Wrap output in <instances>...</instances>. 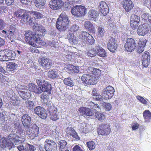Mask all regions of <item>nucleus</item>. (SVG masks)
Returning a JSON list of instances; mask_svg holds the SVG:
<instances>
[{
  "instance_id": "obj_38",
  "label": "nucleus",
  "mask_w": 151,
  "mask_h": 151,
  "mask_svg": "<svg viewBox=\"0 0 151 151\" xmlns=\"http://www.w3.org/2000/svg\"><path fill=\"white\" fill-rule=\"evenodd\" d=\"M48 77L54 79L55 78H61L60 76L58 75L56 72L53 70H51L48 72Z\"/></svg>"
},
{
  "instance_id": "obj_44",
  "label": "nucleus",
  "mask_w": 151,
  "mask_h": 151,
  "mask_svg": "<svg viewBox=\"0 0 151 151\" xmlns=\"http://www.w3.org/2000/svg\"><path fill=\"white\" fill-rule=\"evenodd\" d=\"M25 11L22 9L17 10L15 12L14 15L16 17L21 19Z\"/></svg>"
},
{
  "instance_id": "obj_57",
  "label": "nucleus",
  "mask_w": 151,
  "mask_h": 151,
  "mask_svg": "<svg viewBox=\"0 0 151 151\" xmlns=\"http://www.w3.org/2000/svg\"><path fill=\"white\" fill-rule=\"evenodd\" d=\"M103 97L97 92L95 93V100L100 101L102 100Z\"/></svg>"
},
{
  "instance_id": "obj_41",
  "label": "nucleus",
  "mask_w": 151,
  "mask_h": 151,
  "mask_svg": "<svg viewBox=\"0 0 151 151\" xmlns=\"http://www.w3.org/2000/svg\"><path fill=\"white\" fill-rule=\"evenodd\" d=\"M17 67V65L14 63H9L7 65V68L8 70L9 71H13L16 69Z\"/></svg>"
},
{
  "instance_id": "obj_46",
  "label": "nucleus",
  "mask_w": 151,
  "mask_h": 151,
  "mask_svg": "<svg viewBox=\"0 0 151 151\" xmlns=\"http://www.w3.org/2000/svg\"><path fill=\"white\" fill-rule=\"evenodd\" d=\"M32 14L35 18L41 19L43 18V15L40 12H34L32 13Z\"/></svg>"
},
{
  "instance_id": "obj_35",
  "label": "nucleus",
  "mask_w": 151,
  "mask_h": 151,
  "mask_svg": "<svg viewBox=\"0 0 151 151\" xmlns=\"http://www.w3.org/2000/svg\"><path fill=\"white\" fill-rule=\"evenodd\" d=\"M6 52L5 54L7 55L8 59L9 60L13 59L16 57V53L13 51L7 49L5 50Z\"/></svg>"
},
{
  "instance_id": "obj_54",
  "label": "nucleus",
  "mask_w": 151,
  "mask_h": 151,
  "mask_svg": "<svg viewBox=\"0 0 151 151\" xmlns=\"http://www.w3.org/2000/svg\"><path fill=\"white\" fill-rule=\"evenodd\" d=\"M136 98L141 103L145 104H147V101L143 97L140 96H136Z\"/></svg>"
},
{
  "instance_id": "obj_22",
  "label": "nucleus",
  "mask_w": 151,
  "mask_h": 151,
  "mask_svg": "<svg viewBox=\"0 0 151 151\" xmlns=\"http://www.w3.org/2000/svg\"><path fill=\"white\" fill-rule=\"evenodd\" d=\"M31 120V117L27 114H24L22 117V123L25 127H29L30 124Z\"/></svg>"
},
{
  "instance_id": "obj_3",
  "label": "nucleus",
  "mask_w": 151,
  "mask_h": 151,
  "mask_svg": "<svg viewBox=\"0 0 151 151\" xmlns=\"http://www.w3.org/2000/svg\"><path fill=\"white\" fill-rule=\"evenodd\" d=\"M69 22L66 14L64 12L62 13L57 19L56 24V28L59 29L65 30L68 27Z\"/></svg>"
},
{
  "instance_id": "obj_60",
  "label": "nucleus",
  "mask_w": 151,
  "mask_h": 151,
  "mask_svg": "<svg viewBox=\"0 0 151 151\" xmlns=\"http://www.w3.org/2000/svg\"><path fill=\"white\" fill-rule=\"evenodd\" d=\"M34 147L31 145L28 144L26 146V151H35Z\"/></svg>"
},
{
  "instance_id": "obj_25",
  "label": "nucleus",
  "mask_w": 151,
  "mask_h": 151,
  "mask_svg": "<svg viewBox=\"0 0 151 151\" xmlns=\"http://www.w3.org/2000/svg\"><path fill=\"white\" fill-rule=\"evenodd\" d=\"M95 52L96 53V55L97 54L100 57H106L107 54L105 50L99 46H96L95 47Z\"/></svg>"
},
{
  "instance_id": "obj_31",
  "label": "nucleus",
  "mask_w": 151,
  "mask_h": 151,
  "mask_svg": "<svg viewBox=\"0 0 151 151\" xmlns=\"http://www.w3.org/2000/svg\"><path fill=\"white\" fill-rule=\"evenodd\" d=\"M41 101V102L46 105L50 104V101L49 96L45 93L42 94L40 96Z\"/></svg>"
},
{
  "instance_id": "obj_24",
  "label": "nucleus",
  "mask_w": 151,
  "mask_h": 151,
  "mask_svg": "<svg viewBox=\"0 0 151 151\" xmlns=\"http://www.w3.org/2000/svg\"><path fill=\"white\" fill-rule=\"evenodd\" d=\"M27 88L26 86H21V88H19L20 90L18 92L20 96L24 99H26L28 97V93L26 92L27 90Z\"/></svg>"
},
{
  "instance_id": "obj_28",
  "label": "nucleus",
  "mask_w": 151,
  "mask_h": 151,
  "mask_svg": "<svg viewBox=\"0 0 151 151\" xmlns=\"http://www.w3.org/2000/svg\"><path fill=\"white\" fill-rule=\"evenodd\" d=\"M81 35L83 38V39L87 40V41H86V42H88L89 43H91L94 39L93 36L86 32H82L81 33Z\"/></svg>"
},
{
  "instance_id": "obj_16",
  "label": "nucleus",
  "mask_w": 151,
  "mask_h": 151,
  "mask_svg": "<svg viewBox=\"0 0 151 151\" xmlns=\"http://www.w3.org/2000/svg\"><path fill=\"white\" fill-rule=\"evenodd\" d=\"M150 53L148 52H145L142 57V62L143 65L145 67H147L150 63Z\"/></svg>"
},
{
  "instance_id": "obj_61",
  "label": "nucleus",
  "mask_w": 151,
  "mask_h": 151,
  "mask_svg": "<svg viewBox=\"0 0 151 151\" xmlns=\"http://www.w3.org/2000/svg\"><path fill=\"white\" fill-rule=\"evenodd\" d=\"M79 28V27L78 25L74 24L73 25V26L71 27L70 29V31L73 32H76L78 30Z\"/></svg>"
},
{
  "instance_id": "obj_42",
  "label": "nucleus",
  "mask_w": 151,
  "mask_h": 151,
  "mask_svg": "<svg viewBox=\"0 0 151 151\" xmlns=\"http://www.w3.org/2000/svg\"><path fill=\"white\" fill-rule=\"evenodd\" d=\"M98 105H100V106L102 105L106 111H109L112 108L111 104L108 103L104 102L102 104L100 103Z\"/></svg>"
},
{
  "instance_id": "obj_58",
  "label": "nucleus",
  "mask_w": 151,
  "mask_h": 151,
  "mask_svg": "<svg viewBox=\"0 0 151 151\" xmlns=\"http://www.w3.org/2000/svg\"><path fill=\"white\" fill-rule=\"evenodd\" d=\"M98 36L99 37H101L104 35V32L103 31V28L102 27H99L98 28Z\"/></svg>"
},
{
  "instance_id": "obj_49",
  "label": "nucleus",
  "mask_w": 151,
  "mask_h": 151,
  "mask_svg": "<svg viewBox=\"0 0 151 151\" xmlns=\"http://www.w3.org/2000/svg\"><path fill=\"white\" fill-rule=\"evenodd\" d=\"M106 146L107 147L106 150L107 151H114V147L113 143H108L106 144Z\"/></svg>"
},
{
  "instance_id": "obj_37",
  "label": "nucleus",
  "mask_w": 151,
  "mask_h": 151,
  "mask_svg": "<svg viewBox=\"0 0 151 151\" xmlns=\"http://www.w3.org/2000/svg\"><path fill=\"white\" fill-rule=\"evenodd\" d=\"M35 6L39 8H41L45 3V0H34Z\"/></svg>"
},
{
  "instance_id": "obj_19",
  "label": "nucleus",
  "mask_w": 151,
  "mask_h": 151,
  "mask_svg": "<svg viewBox=\"0 0 151 151\" xmlns=\"http://www.w3.org/2000/svg\"><path fill=\"white\" fill-rule=\"evenodd\" d=\"M81 80L87 85H94V79L90 75L84 74L81 77Z\"/></svg>"
},
{
  "instance_id": "obj_48",
  "label": "nucleus",
  "mask_w": 151,
  "mask_h": 151,
  "mask_svg": "<svg viewBox=\"0 0 151 151\" xmlns=\"http://www.w3.org/2000/svg\"><path fill=\"white\" fill-rule=\"evenodd\" d=\"M70 70H73L74 72L78 73L79 71V67L77 66H74L72 65H69L68 66Z\"/></svg>"
},
{
  "instance_id": "obj_56",
  "label": "nucleus",
  "mask_w": 151,
  "mask_h": 151,
  "mask_svg": "<svg viewBox=\"0 0 151 151\" xmlns=\"http://www.w3.org/2000/svg\"><path fill=\"white\" fill-rule=\"evenodd\" d=\"M6 58L4 56V53L3 50L0 51V60L1 61H6Z\"/></svg>"
},
{
  "instance_id": "obj_52",
  "label": "nucleus",
  "mask_w": 151,
  "mask_h": 151,
  "mask_svg": "<svg viewBox=\"0 0 151 151\" xmlns=\"http://www.w3.org/2000/svg\"><path fill=\"white\" fill-rule=\"evenodd\" d=\"M84 25L86 29L90 30L93 26L92 24L90 22L88 21H86L85 22Z\"/></svg>"
},
{
  "instance_id": "obj_43",
  "label": "nucleus",
  "mask_w": 151,
  "mask_h": 151,
  "mask_svg": "<svg viewBox=\"0 0 151 151\" xmlns=\"http://www.w3.org/2000/svg\"><path fill=\"white\" fill-rule=\"evenodd\" d=\"M25 105L26 107L31 110L33 109L34 106L33 102L30 101H27L25 102Z\"/></svg>"
},
{
  "instance_id": "obj_29",
  "label": "nucleus",
  "mask_w": 151,
  "mask_h": 151,
  "mask_svg": "<svg viewBox=\"0 0 151 151\" xmlns=\"http://www.w3.org/2000/svg\"><path fill=\"white\" fill-rule=\"evenodd\" d=\"M146 42L147 40H146L139 42L137 49V51L138 53H140L144 51L143 48L146 45Z\"/></svg>"
},
{
  "instance_id": "obj_9",
  "label": "nucleus",
  "mask_w": 151,
  "mask_h": 151,
  "mask_svg": "<svg viewBox=\"0 0 151 151\" xmlns=\"http://www.w3.org/2000/svg\"><path fill=\"white\" fill-rule=\"evenodd\" d=\"M124 47L128 52H131L136 48V43L133 39L128 38L124 45Z\"/></svg>"
},
{
  "instance_id": "obj_45",
  "label": "nucleus",
  "mask_w": 151,
  "mask_h": 151,
  "mask_svg": "<svg viewBox=\"0 0 151 151\" xmlns=\"http://www.w3.org/2000/svg\"><path fill=\"white\" fill-rule=\"evenodd\" d=\"M9 33L7 34V37L12 42L13 40L15 38V32L12 31H8Z\"/></svg>"
},
{
  "instance_id": "obj_53",
  "label": "nucleus",
  "mask_w": 151,
  "mask_h": 151,
  "mask_svg": "<svg viewBox=\"0 0 151 151\" xmlns=\"http://www.w3.org/2000/svg\"><path fill=\"white\" fill-rule=\"evenodd\" d=\"M29 18V16L28 14V12L25 11L24 13L22 15V17L21 19H24V21H27L28 19Z\"/></svg>"
},
{
  "instance_id": "obj_33",
  "label": "nucleus",
  "mask_w": 151,
  "mask_h": 151,
  "mask_svg": "<svg viewBox=\"0 0 151 151\" xmlns=\"http://www.w3.org/2000/svg\"><path fill=\"white\" fill-rule=\"evenodd\" d=\"M59 145V151H63L67 145V142L64 140H61L57 142Z\"/></svg>"
},
{
  "instance_id": "obj_15",
  "label": "nucleus",
  "mask_w": 151,
  "mask_h": 151,
  "mask_svg": "<svg viewBox=\"0 0 151 151\" xmlns=\"http://www.w3.org/2000/svg\"><path fill=\"white\" fill-rule=\"evenodd\" d=\"M56 146V143L52 140L46 139L45 142V148L47 151H52Z\"/></svg>"
},
{
  "instance_id": "obj_30",
  "label": "nucleus",
  "mask_w": 151,
  "mask_h": 151,
  "mask_svg": "<svg viewBox=\"0 0 151 151\" xmlns=\"http://www.w3.org/2000/svg\"><path fill=\"white\" fill-rule=\"evenodd\" d=\"M141 17L143 19L147 22V23L151 29V16H149L148 14L142 12L141 14Z\"/></svg>"
},
{
  "instance_id": "obj_18",
  "label": "nucleus",
  "mask_w": 151,
  "mask_h": 151,
  "mask_svg": "<svg viewBox=\"0 0 151 151\" xmlns=\"http://www.w3.org/2000/svg\"><path fill=\"white\" fill-rule=\"evenodd\" d=\"M140 20V17L134 14H132L131 17L130 24L131 26L133 29L136 28Z\"/></svg>"
},
{
  "instance_id": "obj_6",
  "label": "nucleus",
  "mask_w": 151,
  "mask_h": 151,
  "mask_svg": "<svg viewBox=\"0 0 151 151\" xmlns=\"http://www.w3.org/2000/svg\"><path fill=\"white\" fill-rule=\"evenodd\" d=\"M39 133V128L36 124L28 128V131L26 132L27 134L31 139H33L37 137Z\"/></svg>"
},
{
  "instance_id": "obj_21",
  "label": "nucleus",
  "mask_w": 151,
  "mask_h": 151,
  "mask_svg": "<svg viewBox=\"0 0 151 151\" xmlns=\"http://www.w3.org/2000/svg\"><path fill=\"white\" fill-rule=\"evenodd\" d=\"M122 4L127 12H129L134 6L132 1L130 0H123Z\"/></svg>"
},
{
  "instance_id": "obj_8",
  "label": "nucleus",
  "mask_w": 151,
  "mask_h": 151,
  "mask_svg": "<svg viewBox=\"0 0 151 151\" xmlns=\"http://www.w3.org/2000/svg\"><path fill=\"white\" fill-rule=\"evenodd\" d=\"M117 46V41L115 38L109 37L107 44V48L111 52H115L116 51Z\"/></svg>"
},
{
  "instance_id": "obj_13",
  "label": "nucleus",
  "mask_w": 151,
  "mask_h": 151,
  "mask_svg": "<svg viewBox=\"0 0 151 151\" xmlns=\"http://www.w3.org/2000/svg\"><path fill=\"white\" fill-rule=\"evenodd\" d=\"M100 105L95 104V117L99 120L103 121L105 119L104 115L101 111Z\"/></svg>"
},
{
  "instance_id": "obj_23",
  "label": "nucleus",
  "mask_w": 151,
  "mask_h": 151,
  "mask_svg": "<svg viewBox=\"0 0 151 151\" xmlns=\"http://www.w3.org/2000/svg\"><path fill=\"white\" fill-rule=\"evenodd\" d=\"M51 64V60L45 57L41 58V65L45 69H49Z\"/></svg>"
},
{
  "instance_id": "obj_62",
  "label": "nucleus",
  "mask_w": 151,
  "mask_h": 151,
  "mask_svg": "<svg viewBox=\"0 0 151 151\" xmlns=\"http://www.w3.org/2000/svg\"><path fill=\"white\" fill-rule=\"evenodd\" d=\"M94 10L91 9L88 13L89 17L91 18H93L94 19Z\"/></svg>"
},
{
  "instance_id": "obj_32",
  "label": "nucleus",
  "mask_w": 151,
  "mask_h": 151,
  "mask_svg": "<svg viewBox=\"0 0 151 151\" xmlns=\"http://www.w3.org/2000/svg\"><path fill=\"white\" fill-rule=\"evenodd\" d=\"M35 30H37L39 32L45 35L46 33V31L43 27L37 23L34 24L33 26Z\"/></svg>"
},
{
  "instance_id": "obj_1",
  "label": "nucleus",
  "mask_w": 151,
  "mask_h": 151,
  "mask_svg": "<svg viewBox=\"0 0 151 151\" xmlns=\"http://www.w3.org/2000/svg\"><path fill=\"white\" fill-rule=\"evenodd\" d=\"M24 141V137H18L15 133H10L6 139L4 137H1L0 135V145L9 150L14 147V144L16 145H18L23 143Z\"/></svg>"
},
{
  "instance_id": "obj_4",
  "label": "nucleus",
  "mask_w": 151,
  "mask_h": 151,
  "mask_svg": "<svg viewBox=\"0 0 151 151\" xmlns=\"http://www.w3.org/2000/svg\"><path fill=\"white\" fill-rule=\"evenodd\" d=\"M71 12L74 16L80 17L84 15L86 13L87 9L84 6L76 5L71 9Z\"/></svg>"
},
{
  "instance_id": "obj_5",
  "label": "nucleus",
  "mask_w": 151,
  "mask_h": 151,
  "mask_svg": "<svg viewBox=\"0 0 151 151\" xmlns=\"http://www.w3.org/2000/svg\"><path fill=\"white\" fill-rule=\"evenodd\" d=\"M111 131V129L109 124L103 123L99 125L97 129L99 135H105L109 134Z\"/></svg>"
},
{
  "instance_id": "obj_51",
  "label": "nucleus",
  "mask_w": 151,
  "mask_h": 151,
  "mask_svg": "<svg viewBox=\"0 0 151 151\" xmlns=\"http://www.w3.org/2000/svg\"><path fill=\"white\" fill-rule=\"evenodd\" d=\"M101 71L99 69L95 68V79H98L100 78Z\"/></svg>"
},
{
  "instance_id": "obj_11",
  "label": "nucleus",
  "mask_w": 151,
  "mask_h": 151,
  "mask_svg": "<svg viewBox=\"0 0 151 151\" xmlns=\"http://www.w3.org/2000/svg\"><path fill=\"white\" fill-rule=\"evenodd\" d=\"M50 114V119L53 121H56L58 119L59 116L57 112V109L54 106H50L48 109Z\"/></svg>"
},
{
  "instance_id": "obj_36",
  "label": "nucleus",
  "mask_w": 151,
  "mask_h": 151,
  "mask_svg": "<svg viewBox=\"0 0 151 151\" xmlns=\"http://www.w3.org/2000/svg\"><path fill=\"white\" fill-rule=\"evenodd\" d=\"M10 102L11 104L14 106H18L20 103V101L18 98L15 96H12L10 99Z\"/></svg>"
},
{
  "instance_id": "obj_47",
  "label": "nucleus",
  "mask_w": 151,
  "mask_h": 151,
  "mask_svg": "<svg viewBox=\"0 0 151 151\" xmlns=\"http://www.w3.org/2000/svg\"><path fill=\"white\" fill-rule=\"evenodd\" d=\"M67 38L69 40L70 42L75 43L76 40L74 39L73 35L72 32H69V34L68 35Z\"/></svg>"
},
{
  "instance_id": "obj_26",
  "label": "nucleus",
  "mask_w": 151,
  "mask_h": 151,
  "mask_svg": "<svg viewBox=\"0 0 151 151\" xmlns=\"http://www.w3.org/2000/svg\"><path fill=\"white\" fill-rule=\"evenodd\" d=\"M28 89L30 91L36 93H40L42 92L41 87L37 86L33 83H29L28 85Z\"/></svg>"
},
{
  "instance_id": "obj_64",
  "label": "nucleus",
  "mask_w": 151,
  "mask_h": 151,
  "mask_svg": "<svg viewBox=\"0 0 151 151\" xmlns=\"http://www.w3.org/2000/svg\"><path fill=\"white\" fill-rule=\"evenodd\" d=\"M19 151H26V146L24 147L23 145H19L17 147Z\"/></svg>"
},
{
  "instance_id": "obj_12",
  "label": "nucleus",
  "mask_w": 151,
  "mask_h": 151,
  "mask_svg": "<svg viewBox=\"0 0 151 151\" xmlns=\"http://www.w3.org/2000/svg\"><path fill=\"white\" fill-rule=\"evenodd\" d=\"M63 5V2L61 0H52L49 4L50 8L54 10L60 9Z\"/></svg>"
},
{
  "instance_id": "obj_59",
  "label": "nucleus",
  "mask_w": 151,
  "mask_h": 151,
  "mask_svg": "<svg viewBox=\"0 0 151 151\" xmlns=\"http://www.w3.org/2000/svg\"><path fill=\"white\" fill-rule=\"evenodd\" d=\"M43 109V108L40 106H37L34 109V112L37 115L38 114H39V113L40 112V111H42V110Z\"/></svg>"
},
{
  "instance_id": "obj_2",
  "label": "nucleus",
  "mask_w": 151,
  "mask_h": 151,
  "mask_svg": "<svg viewBox=\"0 0 151 151\" xmlns=\"http://www.w3.org/2000/svg\"><path fill=\"white\" fill-rule=\"evenodd\" d=\"M25 40L26 42L29 45L35 47V42L42 45V41L39 35L36 34L30 31H27L25 32Z\"/></svg>"
},
{
  "instance_id": "obj_14",
  "label": "nucleus",
  "mask_w": 151,
  "mask_h": 151,
  "mask_svg": "<svg viewBox=\"0 0 151 151\" xmlns=\"http://www.w3.org/2000/svg\"><path fill=\"white\" fill-rule=\"evenodd\" d=\"M97 10L104 15L106 16L109 13V11L108 6L106 3L104 1H101L100 3L99 6H98Z\"/></svg>"
},
{
  "instance_id": "obj_34",
  "label": "nucleus",
  "mask_w": 151,
  "mask_h": 151,
  "mask_svg": "<svg viewBox=\"0 0 151 151\" xmlns=\"http://www.w3.org/2000/svg\"><path fill=\"white\" fill-rule=\"evenodd\" d=\"M59 128L56 127L54 131H51V132H50L51 135L55 137L56 142L59 139V138H60V137H59L60 133H59Z\"/></svg>"
},
{
  "instance_id": "obj_63",
  "label": "nucleus",
  "mask_w": 151,
  "mask_h": 151,
  "mask_svg": "<svg viewBox=\"0 0 151 151\" xmlns=\"http://www.w3.org/2000/svg\"><path fill=\"white\" fill-rule=\"evenodd\" d=\"M73 151H83V150L79 146L76 145L73 147Z\"/></svg>"
},
{
  "instance_id": "obj_20",
  "label": "nucleus",
  "mask_w": 151,
  "mask_h": 151,
  "mask_svg": "<svg viewBox=\"0 0 151 151\" xmlns=\"http://www.w3.org/2000/svg\"><path fill=\"white\" fill-rule=\"evenodd\" d=\"M67 136H71L77 140H79L80 138L73 128L71 127H68L65 130Z\"/></svg>"
},
{
  "instance_id": "obj_7",
  "label": "nucleus",
  "mask_w": 151,
  "mask_h": 151,
  "mask_svg": "<svg viewBox=\"0 0 151 151\" xmlns=\"http://www.w3.org/2000/svg\"><path fill=\"white\" fill-rule=\"evenodd\" d=\"M37 83L39 86L41 87L42 92H48L51 88V85L42 79H37Z\"/></svg>"
},
{
  "instance_id": "obj_39",
  "label": "nucleus",
  "mask_w": 151,
  "mask_h": 151,
  "mask_svg": "<svg viewBox=\"0 0 151 151\" xmlns=\"http://www.w3.org/2000/svg\"><path fill=\"white\" fill-rule=\"evenodd\" d=\"M143 116L145 121L148 122L151 118V113L149 110H145L143 113Z\"/></svg>"
},
{
  "instance_id": "obj_10",
  "label": "nucleus",
  "mask_w": 151,
  "mask_h": 151,
  "mask_svg": "<svg viewBox=\"0 0 151 151\" xmlns=\"http://www.w3.org/2000/svg\"><path fill=\"white\" fill-rule=\"evenodd\" d=\"M148 24L144 23L140 25L137 30L138 34L140 35L144 36L147 34L149 30L151 31Z\"/></svg>"
},
{
  "instance_id": "obj_50",
  "label": "nucleus",
  "mask_w": 151,
  "mask_h": 151,
  "mask_svg": "<svg viewBox=\"0 0 151 151\" xmlns=\"http://www.w3.org/2000/svg\"><path fill=\"white\" fill-rule=\"evenodd\" d=\"M86 144L89 149L90 150H93L94 148V143L93 141L87 142Z\"/></svg>"
},
{
  "instance_id": "obj_40",
  "label": "nucleus",
  "mask_w": 151,
  "mask_h": 151,
  "mask_svg": "<svg viewBox=\"0 0 151 151\" xmlns=\"http://www.w3.org/2000/svg\"><path fill=\"white\" fill-rule=\"evenodd\" d=\"M64 84L67 86L72 87L74 85L73 82L71 79L69 78H65L63 80Z\"/></svg>"
},
{
  "instance_id": "obj_27",
  "label": "nucleus",
  "mask_w": 151,
  "mask_h": 151,
  "mask_svg": "<svg viewBox=\"0 0 151 151\" xmlns=\"http://www.w3.org/2000/svg\"><path fill=\"white\" fill-rule=\"evenodd\" d=\"M79 111L81 114L83 116H91L92 112L90 109L84 107H80Z\"/></svg>"
},
{
  "instance_id": "obj_55",
  "label": "nucleus",
  "mask_w": 151,
  "mask_h": 151,
  "mask_svg": "<svg viewBox=\"0 0 151 151\" xmlns=\"http://www.w3.org/2000/svg\"><path fill=\"white\" fill-rule=\"evenodd\" d=\"M42 112L40 114V117L43 119H45L47 116V113L46 111L44 108L42 110Z\"/></svg>"
},
{
  "instance_id": "obj_17",
  "label": "nucleus",
  "mask_w": 151,
  "mask_h": 151,
  "mask_svg": "<svg viewBox=\"0 0 151 151\" xmlns=\"http://www.w3.org/2000/svg\"><path fill=\"white\" fill-rule=\"evenodd\" d=\"M114 91V88L112 87L108 86L104 89V96L106 99H111L113 96Z\"/></svg>"
}]
</instances>
